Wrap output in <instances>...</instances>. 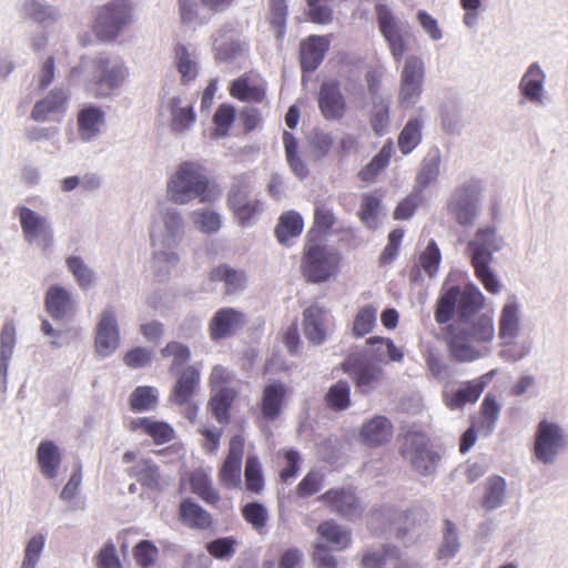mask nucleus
Returning <instances> with one entry per match:
<instances>
[{"label": "nucleus", "mask_w": 568, "mask_h": 568, "mask_svg": "<svg viewBox=\"0 0 568 568\" xmlns=\"http://www.w3.org/2000/svg\"><path fill=\"white\" fill-rule=\"evenodd\" d=\"M484 305L485 296L475 285L463 290L452 286L437 298L434 317L438 325L446 324V344L457 362L479 358L481 352L477 346L489 344L495 337L493 315L477 314Z\"/></svg>", "instance_id": "nucleus-1"}, {"label": "nucleus", "mask_w": 568, "mask_h": 568, "mask_svg": "<svg viewBox=\"0 0 568 568\" xmlns=\"http://www.w3.org/2000/svg\"><path fill=\"white\" fill-rule=\"evenodd\" d=\"M166 195L175 204H187L195 199L206 203L215 200L220 195V190L210 180L201 163L184 161L170 176Z\"/></svg>", "instance_id": "nucleus-2"}, {"label": "nucleus", "mask_w": 568, "mask_h": 568, "mask_svg": "<svg viewBox=\"0 0 568 568\" xmlns=\"http://www.w3.org/2000/svg\"><path fill=\"white\" fill-rule=\"evenodd\" d=\"M503 246L501 237L496 234L495 227L486 226L476 231L474 240L468 243V252L475 275L490 294H497L500 291V283L489 264L493 261V254Z\"/></svg>", "instance_id": "nucleus-3"}, {"label": "nucleus", "mask_w": 568, "mask_h": 568, "mask_svg": "<svg viewBox=\"0 0 568 568\" xmlns=\"http://www.w3.org/2000/svg\"><path fill=\"white\" fill-rule=\"evenodd\" d=\"M133 20L134 7L130 0H110L98 9L93 31L101 41H112Z\"/></svg>", "instance_id": "nucleus-4"}, {"label": "nucleus", "mask_w": 568, "mask_h": 568, "mask_svg": "<svg viewBox=\"0 0 568 568\" xmlns=\"http://www.w3.org/2000/svg\"><path fill=\"white\" fill-rule=\"evenodd\" d=\"M341 254L324 244H306L301 270L307 282L322 283L338 272Z\"/></svg>", "instance_id": "nucleus-5"}, {"label": "nucleus", "mask_w": 568, "mask_h": 568, "mask_svg": "<svg viewBox=\"0 0 568 568\" xmlns=\"http://www.w3.org/2000/svg\"><path fill=\"white\" fill-rule=\"evenodd\" d=\"M399 454L422 476L433 475L440 460V455L433 448L430 439L423 432H407Z\"/></svg>", "instance_id": "nucleus-6"}, {"label": "nucleus", "mask_w": 568, "mask_h": 568, "mask_svg": "<svg viewBox=\"0 0 568 568\" xmlns=\"http://www.w3.org/2000/svg\"><path fill=\"white\" fill-rule=\"evenodd\" d=\"M483 185L479 180H470L458 185L446 203V211L460 226L474 225L478 215V205Z\"/></svg>", "instance_id": "nucleus-7"}, {"label": "nucleus", "mask_w": 568, "mask_h": 568, "mask_svg": "<svg viewBox=\"0 0 568 568\" xmlns=\"http://www.w3.org/2000/svg\"><path fill=\"white\" fill-rule=\"evenodd\" d=\"M128 70L119 60L98 57L92 61V74L85 83V90L94 98L110 95L123 84Z\"/></svg>", "instance_id": "nucleus-8"}, {"label": "nucleus", "mask_w": 568, "mask_h": 568, "mask_svg": "<svg viewBox=\"0 0 568 568\" xmlns=\"http://www.w3.org/2000/svg\"><path fill=\"white\" fill-rule=\"evenodd\" d=\"M567 446L565 430L557 424L541 420L535 433L534 456L542 464H552Z\"/></svg>", "instance_id": "nucleus-9"}, {"label": "nucleus", "mask_w": 568, "mask_h": 568, "mask_svg": "<svg viewBox=\"0 0 568 568\" xmlns=\"http://www.w3.org/2000/svg\"><path fill=\"white\" fill-rule=\"evenodd\" d=\"M425 77V65L419 57L410 55L405 60L400 73L398 101L400 105L415 104L422 92Z\"/></svg>", "instance_id": "nucleus-10"}, {"label": "nucleus", "mask_w": 568, "mask_h": 568, "mask_svg": "<svg viewBox=\"0 0 568 568\" xmlns=\"http://www.w3.org/2000/svg\"><path fill=\"white\" fill-rule=\"evenodd\" d=\"M375 13L378 29L388 43L393 58L400 62L407 50V44L402 34L398 19L390 8L382 2L375 4Z\"/></svg>", "instance_id": "nucleus-11"}, {"label": "nucleus", "mask_w": 568, "mask_h": 568, "mask_svg": "<svg viewBox=\"0 0 568 568\" xmlns=\"http://www.w3.org/2000/svg\"><path fill=\"white\" fill-rule=\"evenodd\" d=\"M290 389L282 382H272L264 386L258 403L260 416L257 423H273L283 413Z\"/></svg>", "instance_id": "nucleus-12"}, {"label": "nucleus", "mask_w": 568, "mask_h": 568, "mask_svg": "<svg viewBox=\"0 0 568 568\" xmlns=\"http://www.w3.org/2000/svg\"><path fill=\"white\" fill-rule=\"evenodd\" d=\"M244 447L245 440L242 435H234L230 439L226 458L219 470V480L227 488H235L241 484V467Z\"/></svg>", "instance_id": "nucleus-13"}, {"label": "nucleus", "mask_w": 568, "mask_h": 568, "mask_svg": "<svg viewBox=\"0 0 568 568\" xmlns=\"http://www.w3.org/2000/svg\"><path fill=\"white\" fill-rule=\"evenodd\" d=\"M318 499L329 509L348 519L358 517L362 514V505L353 488H332L322 494Z\"/></svg>", "instance_id": "nucleus-14"}, {"label": "nucleus", "mask_w": 568, "mask_h": 568, "mask_svg": "<svg viewBox=\"0 0 568 568\" xmlns=\"http://www.w3.org/2000/svg\"><path fill=\"white\" fill-rule=\"evenodd\" d=\"M266 89L265 80L250 71L231 82L230 95L242 102L262 103L266 99Z\"/></svg>", "instance_id": "nucleus-15"}, {"label": "nucleus", "mask_w": 568, "mask_h": 568, "mask_svg": "<svg viewBox=\"0 0 568 568\" xmlns=\"http://www.w3.org/2000/svg\"><path fill=\"white\" fill-rule=\"evenodd\" d=\"M318 108L322 115L328 120H341L347 110L346 99L336 80L322 83L317 95Z\"/></svg>", "instance_id": "nucleus-16"}, {"label": "nucleus", "mask_w": 568, "mask_h": 568, "mask_svg": "<svg viewBox=\"0 0 568 568\" xmlns=\"http://www.w3.org/2000/svg\"><path fill=\"white\" fill-rule=\"evenodd\" d=\"M120 335L116 318L111 307L105 308L100 316L95 333V349L99 355L108 356L119 346Z\"/></svg>", "instance_id": "nucleus-17"}, {"label": "nucleus", "mask_w": 568, "mask_h": 568, "mask_svg": "<svg viewBox=\"0 0 568 568\" xmlns=\"http://www.w3.org/2000/svg\"><path fill=\"white\" fill-rule=\"evenodd\" d=\"M246 322L245 315L232 307L219 310L210 321L209 331L212 341L230 337L242 328Z\"/></svg>", "instance_id": "nucleus-18"}, {"label": "nucleus", "mask_w": 568, "mask_h": 568, "mask_svg": "<svg viewBox=\"0 0 568 568\" xmlns=\"http://www.w3.org/2000/svg\"><path fill=\"white\" fill-rule=\"evenodd\" d=\"M342 369L349 375L358 392L364 395L371 393L383 379V369L376 365L345 361Z\"/></svg>", "instance_id": "nucleus-19"}, {"label": "nucleus", "mask_w": 568, "mask_h": 568, "mask_svg": "<svg viewBox=\"0 0 568 568\" xmlns=\"http://www.w3.org/2000/svg\"><path fill=\"white\" fill-rule=\"evenodd\" d=\"M68 101V93L61 88H54L43 99L36 102L31 111V119L44 122L57 114L62 115L67 111Z\"/></svg>", "instance_id": "nucleus-20"}, {"label": "nucleus", "mask_w": 568, "mask_h": 568, "mask_svg": "<svg viewBox=\"0 0 568 568\" xmlns=\"http://www.w3.org/2000/svg\"><path fill=\"white\" fill-rule=\"evenodd\" d=\"M176 382L170 395V399L176 405L187 404L194 396L200 385V369L193 365H186L178 373Z\"/></svg>", "instance_id": "nucleus-21"}, {"label": "nucleus", "mask_w": 568, "mask_h": 568, "mask_svg": "<svg viewBox=\"0 0 568 568\" xmlns=\"http://www.w3.org/2000/svg\"><path fill=\"white\" fill-rule=\"evenodd\" d=\"M394 426L385 416H374L363 424L359 436L368 447H379L390 442Z\"/></svg>", "instance_id": "nucleus-22"}, {"label": "nucleus", "mask_w": 568, "mask_h": 568, "mask_svg": "<svg viewBox=\"0 0 568 568\" xmlns=\"http://www.w3.org/2000/svg\"><path fill=\"white\" fill-rule=\"evenodd\" d=\"M44 306L53 320H63L75 311V303L71 293L60 285H52L48 288L44 297Z\"/></svg>", "instance_id": "nucleus-23"}, {"label": "nucleus", "mask_w": 568, "mask_h": 568, "mask_svg": "<svg viewBox=\"0 0 568 568\" xmlns=\"http://www.w3.org/2000/svg\"><path fill=\"white\" fill-rule=\"evenodd\" d=\"M327 36H310L301 43V67L303 71H315L329 49Z\"/></svg>", "instance_id": "nucleus-24"}, {"label": "nucleus", "mask_w": 568, "mask_h": 568, "mask_svg": "<svg viewBox=\"0 0 568 568\" xmlns=\"http://www.w3.org/2000/svg\"><path fill=\"white\" fill-rule=\"evenodd\" d=\"M303 327L306 338L315 344H322L327 336L328 316L324 307L312 305L303 313Z\"/></svg>", "instance_id": "nucleus-25"}, {"label": "nucleus", "mask_w": 568, "mask_h": 568, "mask_svg": "<svg viewBox=\"0 0 568 568\" xmlns=\"http://www.w3.org/2000/svg\"><path fill=\"white\" fill-rule=\"evenodd\" d=\"M16 213L19 216L24 239L32 242L38 237L51 239L50 225L44 216L27 206H17Z\"/></svg>", "instance_id": "nucleus-26"}, {"label": "nucleus", "mask_w": 568, "mask_h": 568, "mask_svg": "<svg viewBox=\"0 0 568 568\" xmlns=\"http://www.w3.org/2000/svg\"><path fill=\"white\" fill-rule=\"evenodd\" d=\"M168 109L170 111V128L172 132L181 134L194 125L196 113L191 102L173 97L168 101Z\"/></svg>", "instance_id": "nucleus-27"}, {"label": "nucleus", "mask_w": 568, "mask_h": 568, "mask_svg": "<svg viewBox=\"0 0 568 568\" xmlns=\"http://www.w3.org/2000/svg\"><path fill=\"white\" fill-rule=\"evenodd\" d=\"M128 475L135 478L143 487L151 490H162L163 478L159 466L150 458H142L126 470Z\"/></svg>", "instance_id": "nucleus-28"}, {"label": "nucleus", "mask_w": 568, "mask_h": 568, "mask_svg": "<svg viewBox=\"0 0 568 568\" xmlns=\"http://www.w3.org/2000/svg\"><path fill=\"white\" fill-rule=\"evenodd\" d=\"M179 517L185 526L192 529L206 530L213 526L211 514L190 498L181 501Z\"/></svg>", "instance_id": "nucleus-29"}, {"label": "nucleus", "mask_w": 568, "mask_h": 568, "mask_svg": "<svg viewBox=\"0 0 568 568\" xmlns=\"http://www.w3.org/2000/svg\"><path fill=\"white\" fill-rule=\"evenodd\" d=\"M498 335L503 342H514L520 332V311L515 301L507 302L500 312Z\"/></svg>", "instance_id": "nucleus-30"}, {"label": "nucleus", "mask_w": 568, "mask_h": 568, "mask_svg": "<svg viewBox=\"0 0 568 568\" xmlns=\"http://www.w3.org/2000/svg\"><path fill=\"white\" fill-rule=\"evenodd\" d=\"M37 460L42 475L52 479L57 477L61 465V453L59 447L52 440H43L37 449Z\"/></svg>", "instance_id": "nucleus-31"}, {"label": "nucleus", "mask_w": 568, "mask_h": 568, "mask_svg": "<svg viewBox=\"0 0 568 568\" xmlns=\"http://www.w3.org/2000/svg\"><path fill=\"white\" fill-rule=\"evenodd\" d=\"M77 120L79 136L83 141H90L99 133L104 112L99 106L89 105L79 111Z\"/></svg>", "instance_id": "nucleus-32"}, {"label": "nucleus", "mask_w": 568, "mask_h": 568, "mask_svg": "<svg viewBox=\"0 0 568 568\" xmlns=\"http://www.w3.org/2000/svg\"><path fill=\"white\" fill-rule=\"evenodd\" d=\"M131 429H141L143 433L152 437L156 445L165 444L174 437V429L168 423L153 420L148 417H141L132 420Z\"/></svg>", "instance_id": "nucleus-33"}, {"label": "nucleus", "mask_w": 568, "mask_h": 568, "mask_svg": "<svg viewBox=\"0 0 568 568\" xmlns=\"http://www.w3.org/2000/svg\"><path fill=\"white\" fill-rule=\"evenodd\" d=\"M382 211V194L377 192L364 193L361 196L357 216L361 222L369 230H376L379 225V214Z\"/></svg>", "instance_id": "nucleus-34"}, {"label": "nucleus", "mask_w": 568, "mask_h": 568, "mask_svg": "<svg viewBox=\"0 0 568 568\" xmlns=\"http://www.w3.org/2000/svg\"><path fill=\"white\" fill-rule=\"evenodd\" d=\"M209 277L212 282H223L226 294H233L241 291L246 284L245 273L226 264H221L211 270Z\"/></svg>", "instance_id": "nucleus-35"}, {"label": "nucleus", "mask_w": 568, "mask_h": 568, "mask_svg": "<svg viewBox=\"0 0 568 568\" xmlns=\"http://www.w3.org/2000/svg\"><path fill=\"white\" fill-rule=\"evenodd\" d=\"M483 390L484 384L481 382H466L456 392L445 395V404L449 409H460L467 404L475 403Z\"/></svg>", "instance_id": "nucleus-36"}, {"label": "nucleus", "mask_w": 568, "mask_h": 568, "mask_svg": "<svg viewBox=\"0 0 568 568\" xmlns=\"http://www.w3.org/2000/svg\"><path fill=\"white\" fill-rule=\"evenodd\" d=\"M544 80L542 70L537 64H531L520 81L521 94L531 102H540Z\"/></svg>", "instance_id": "nucleus-37"}, {"label": "nucleus", "mask_w": 568, "mask_h": 568, "mask_svg": "<svg viewBox=\"0 0 568 568\" xmlns=\"http://www.w3.org/2000/svg\"><path fill=\"white\" fill-rule=\"evenodd\" d=\"M304 227V221L296 211L284 212L275 227V235L280 243L284 244L290 239L301 235Z\"/></svg>", "instance_id": "nucleus-38"}, {"label": "nucleus", "mask_w": 568, "mask_h": 568, "mask_svg": "<svg viewBox=\"0 0 568 568\" xmlns=\"http://www.w3.org/2000/svg\"><path fill=\"white\" fill-rule=\"evenodd\" d=\"M393 155V143L388 140L379 152L359 172L358 178L363 182H374L378 174L389 164Z\"/></svg>", "instance_id": "nucleus-39"}, {"label": "nucleus", "mask_w": 568, "mask_h": 568, "mask_svg": "<svg viewBox=\"0 0 568 568\" xmlns=\"http://www.w3.org/2000/svg\"><path fill=\"white\" fill-rule=\"evenodd\" d=\"M317 532L336 550L347 548L352 541L351 531L344 529L334 520H325L321 523L317 527Z\"/></svg>", "instance_id": "nucleus-40"}, {"label": "nucleus", "mask_w": 568, "mask_h": 568, "mask_svg": "<svg viewBox=\"0 0 568 568\" xmlns=\"http://www.w3.org/2000/svg\"><path fill=\"white\" fill-rule=\"evenodd\" d=\"M190 487L192 493L209 505H216L221 499L219 493L212 486L211 478L203 470L191 473Z\"/></svg>", "instance_id": "nucleus-41"}, {"label": "nucleus", "mask_w": 568, "mask_h": 568, "mask_svg": "<svg viewBox=\"0 0 568 568\" xmlns=\"http://www.w3.org/2000/svg\"><path fill=\"white\" fill-rule=\"evenodd\" d=\"M163 221L166 233L163 235L152 233V242L154 246L159 244L163 247H172L176 245V237L182 231V219L178 212L168 211L163 216Z\"/></svg>", "instance_id": "nucleus-42"}, {"label": "nucleus", "mask_w": 568, "mask_h": 568, "mask_svg": "<svg viewBox=\"0 0 568 568\" xmlns=\"http://www.w3.org/2000/svg\"><path fill=\"white\" fill-rule=\"evenodd\" d=\"M175 67L181 74V81L186 84L197 77V63L184 44L178 43L174 47Z\"/></svg>", "instance_id": "nucleus-43"}, {"label": "nucleus", "mask_w": 568, "mask_h": 568, "mask_svg": "<svg viewBox=\"0 0 568 568\" xmlns=\"http://www.w3.org/2000/svg\"><path fill=\"white\" fill-rule=\"evenodd\" d=\"M237 393L233 388L221 387L211 398L210 407L212 414L219 423H227L230 419V409Z\"/></svg>", "instance_id": "nucleus-44"}, {"label": "nucleus", "mask_w": 568, "mask_h": 568, "mask_svg": "<svg viewBox=\"0 0 568 568\" xmlns=\"http://www.w3.org/2000/svg\"><path fill=\"white\" fill-rule=\"evenodd\" d=\"M377 320V307L373 304H366L358 308L353 320L352 334L356 338L364 337L369 334Z\"/></svg>", "instance_id": "nucleus-45"}, {"label": "nucleus", "mask_w": 568, "mask_h": 568, "mask_svg": "<svg viewBox=\"0 0 568 568\" xmlns=\"http://www.w3.org/2000/svg\"><path fill=\"white\" fill-rule=\"evenodd\" d=\"M326 406L334 412H343L351 406V387L346 381H338L333 384L325 397Z\"/></svg>", "instance_id": "nucleus-46"}, {"label": "nucleus", "mask_w": 568, "mask_h": 568, "mask_svg": "<svg viewBox=\"0 0 568 568\" xmlns=\"http://www.w3.org/2000/svg\"><path fill=\"white\" fill-rule=\"evenodd\" d=\"M423 123L419 119H410L400 131L397 140L403 154H409L422 141Z\"/></svg>", "instance_id": "nucleus-47"}, {"label": "nucleus", "mask_w": 568, "mask_h": 568, "mask_svg": "<svg viewBox=\"0 0 568 568\" xmlns=\"http://www.w3.org/2000/svg\"><path fill=\"white\" fill-rule=\"evenodd\" d=\"M158 402V390L152 386H138L129 398L130 409L135 413L151 410Z\"/></svg>", "instance_id": "nucleus-48"}, {"label": "nucleus", "mask_w": 568, "mask_h": 568, "mask_svg": "<svg viewBox=\"0 0 568 568\" xmlns=\"http://www.w3.org/2000/svg\"><path fill=\"white\" fill-rule=\"evenodd\" d=\"M283 144L285 148L286 160L291 170L295 173L296 176L304 179L308 174V170L302 158L298 155V144L294 134L288 131H284Z\"/></svg>", "instance_id": "nucleus-49"}, {"label": "nucleus", "mask_w": 568, "mask_h": 568, "mask_svg": "<svg viewBox=\"0 0 568 568\" xmlns=\"http://www.w3.org/2000/svg\"><path fill=\"white\" fill-rule=\"evenodd\" d=\"M244 477L246 489L253 494H261L264 489V476L262 465L257 456L251 455L246 458Z\"/></svg>", "instance_id": "nucleus-50"}, {"label": "nucleus", "mask_w": 568, "mask_h": 568, "mask_svg": "<svg viewBox=\"0 0 568 568\" xmlns=\"http://www.w3.org/2000/svg\"><path fill=\"white\" fill-rule=\"evenodd\" d=\"M161 355L164 358L172 357V363L169 367L170 373L174 374L180 371L182 366L191 359L190 348L180 342H169L162 349Z\"/></svg>", "instance_id": "nucleus-51"}, {"label": "nucleus", "mask_w": 568, "mask_h": 568, "mask_svg": "<svg viewBox=\"0 0 568 568\" xmlns=\"http://www.w3.org/2000/svg\"><path fill=\"white\" fill-rule=\"evenodd\" d=\"M336 223V216L331 207L323 203H317L314 209L313 225L308 235L318 233L326 235Z\"/></svg>", "instance_id": "nucleus-52"}, {"label": "nucleus", "mask_w": 568, "mask_h": 568, "mask_svg": "<svg viewBox=\"0 0 568 568\" xmlns=\"http://www.w3.org/2000/svg\"><path fill=\"white\" fill-rule=\"evenodd\" d=\"M440 155L436 152L424 159L422 168L416 176V184L419 190L426 189L439 175Z\"/></svg>", "instance_id": "nucleus-53"}, {"label": "nucleus", "mask_w": 568, "mask_h": 568, "mask_svg": "<svg viewBox=\"0 0 568 568\" xmlns=\"http://www.w3.org/2000/svg\"><path fill=\"white\" fill-rule=\"evenodd\" d=\"M506 490L505 479L500 476H494L487 480L486 493L483 499V506L486 509H495L503 504Z\"/></svg>", "instance_id": "nucleus-54"}, {"label": "nucleus", "mask_w": 568, "mask_h": 568, "mask_svg": "<svg viewBox=\"0 0 568 568\" xmlns=\"http://www.w3.org/2000/svg\"><path fill=\"white\" fill-rule=\"evenodd\" d=\"M244 520L256 531L262 532L266 526L268 514L267 509L257 501L247 503L241 509Z\"/></svg>", "instance_id": "nucleus-55"}, {"label": "nucleus", "mask_w": 568, "mask_h": 568, "mask_svg": "<svg viewBox=\"0 0 568 568\" xmlns=\"http://www.w3.org/2000/svg\"><path fill=\"white\" fill-rule=\"evenodd\" d=\"M235 120V109L231 104H221L214 113L213 122L215 124L213 138H223L227 135L230 128Z\"/></svg>", "instance_id": "nucleus-56"}, {"label": "nucleus", "mask_w": 568, "mask_h": 568, "mask_svg": "<svg viewBox=\"0 0 568 568\" xmlns=\"http://www.w3.org/2000/svg\"><path fill=\"white\" fill-rule=\"evenodd\" d=\"M440 261V251L436 242L430 240L426 248L420 253L418 264L429 277H434L438 271Z\"/></svg>", "instance_id": "nucleus-57"}, {"label": "nucleus", "mask_w": 568, "mask_h": 568, "mask_svg": "<svg viewBox=\"0 0 568 568\" xmlns=\"http://www.w3.org/2000/svg\"><path fill=\"white\" fill-rule=\"evenodd\" d=\"M388 560H399V552L395 547L385 546L382 551L365 554L362 558V566L365 568H385Z\"/></svg>", "instance_id": "nucleus-58"}, {"label": "nucleus", "mask_w": 568, "mask_h": 568, "mask_svg": "<svg viewBox=\"0 0 568 568\" xmlns=\"http://www.w3.org/2000/svg\"><path fill=\"white\" fill-rule=\"evenodd\" d=\"M329 0H306L307 18L316 24H328L333 21L334 11L328 6Z\"/></svg>", "instance_id": "nucleus-59"}, {"label": "nucleus", "mask_w": 568, "mask_h": 568, "mask_svg": "<svg viewBox=\"0 0 568 568\" xmlns=\"http://www.w3.org/2000/svg\"><path fill=\"white\" fill-rule=\"evenodd\" d=\"M67 265L81 288L87 290L92 285L94 280L93 272L85 265L81 257H68Z\"/></svg>", "instance_id": "nucleus-60"}, {"label": "nucleus", "mask_w": 568, "mask_h": 568, "mask_svg": "<svg viewBox=\"0 0 568 568\" xmlns=\"http://www.w3.org/2000/svg\"><path fill=\"white\" fill-rule=\"evenodd\" d=\"M250 181L244 174L235 176L229 192V205L231 209L251 201L248 199Z\"/></svg>", "instance_id": "nucleus-61"}, {"label": "nucleus", "mask_w": 568, "mask_h": 568, "mask_svg": "<svg viewBox=\"0 0 568 568\" xmlns=\"http://www.w3.org/2000/svg\"><path fill=\"white\" fill-rule=\"evenodd\" d=\"M159 549L150 540H141L133 548V557L141 568H150L158 559Z\"/></svg>", "instance_id": "nucleus-62"}, {"label": "nucleus", "mask_w": 568, "mask_h": 568, "mask_svg": "<svg viewBox=\"0 0 568 568\" xmlns=\"http://www.w3.org/2000/svg\"><path fill=\"white\" fill-rule=\"evenodd\" d=\"M444 540L438 551V557L440 559L450 558L455 556L459 548V541L455 524L452 520L446 519L444 521Z\"/></svg>", "instance_id": "nucleus-63"}, {"label": "nucleus", "mask_w": 568, "mask_h": 568, "mask_svg": "<svg viewBox=\"0 0 568 568\" xmlns=\"http://www.w3.org/2000/svg\"><path fill=\"white\" fill-rule=\"evenodd\" d=\"M44 536L41 534L33 536L28 541L21 568H36L44 548Z\"/></svg>", "instance_id": "nucleus-64"}]
</instances>
